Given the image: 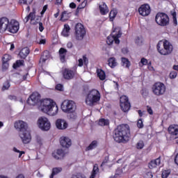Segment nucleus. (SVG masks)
<instances>
[{"label":"nucleus","instance_id":"56","mask_svg":"<svg viewBox=\"0 0 178 178\" xmlns=\"http://www.w3.org/2000/svg\"><path fill=\"white\" fill-rule=\"evenodd\" d=\"M140 63H142V65H147V63H148V60H147L146 58H141L140 60Z\"/></svg>","mask_w":178,"mask_h":178},{"label":"nucleus","instance_id":"43","mask_svg":"<svg viewBox=\"0 0 178 178\" xmlns=\"http://www.w3.org/2000/svg\"><path fill=\"white\" fill-rule=\"evenodd\" d=\"M98 172H99V168H98V165L96 164L93 166L92 175H96Z\"/></svg>","mask_w":178,"mask_h":178},{"label":"nucleus","instance_id":"38","mask_svg":"<svg viewBox=\"0 0 178 178\" xmlns=\"http://www.w3.org/2000/svg\"><path fill=\"white\" fill-rule=\"evenodd\" d=\"M10 87V82L9 81H6L3 83V86L2 87V90H3V91H5V90H9Z\"/></svg>","mask_w":178,"mask_h":178},{"label":"nucleus","instance_id":"11","mask_svg":"<svg viewBox=\"0 0 178 178\" xmlns=\"http://www.w3.org/2000/svg\"><path fill=\"white\" fill-rule=\"evenodd\" d=\"M38 127L43 131H48L51 129V122L48 118L45 117H40L38 120Z\"/></svg>","mask_w":178,"mask_h":178},{"label":"nucleus","instance_id":"55","mask_svg":"<svg viewBox=\"0 0 178 178\" xmlns=\"http://www.w3.org/2000/svg\"><path fill=\"white\" fill-rule=\"evenodd\" d=\"M8 99H10L11 101H17V98L15 95H8Z\"/></svg>","mask_w":178,"mask_h":178},{"label":"nucleus","instance_id":"64","mask_svg":"<svg viewBox=\"0 0 178 178\" xmlns=\"http://www.w3.org/2000/svg\"><path fill=\"white\" fill-rule=\"evenodd\" d=\"M175 162L178 165V154L176 155L175 158Z\"/></svg>","mask_w":178,"mask_h":178},{"label":"nucleus","instance_id":"13","mask_svg":"<svg viewBox=\"0 0 178 178\" xmlns=\"http://www.w3.org/2000/svg\"><path fill=\"white\" fill-rule=\"evenodd\" d=\"M120 107L123 112H129L130 111V108L131 106L130 105V102H129V97L126 95H122L120 98Z\"/></svg>","mask_w":178,"mask_h":178},{"label":"nucleus","instance_id":"36","mask_svg":"<svg viewBox=\"0 0 178 178\" xmlns=\"http://www.w3.org/2000/svg\"><path fill=\"white\" fill-rule=\"evenodd\" d=\"M109 124V120L102 118L99 121V126H108Z\"/></svg>","mask_w":178,"mask_h":178},{"label":"nucleus","instance_id":"7","mask_svg":"<svg viewBox=\"0 0 178 178\" xmlns=\"http://www.w3.org/2000/svg\"><path fill=\"white\" fill-rule=\"evenodd\" d=\"M155 22L159 26L165 27L169 24V16L163 13H158L155 17Z\"/></svg>","mask_w":178,"mask_h":178},{"label":"nucleus","instance_id":"37","mask_svg":"<svg viewBox=\"0 0 178 178\" xmlns=\"http://www.w3.org/2000/svg\"><path fill=\"white\" fill-rule=\"evenodd\" d=\"M113 33H116V29H115V30L113 31V36H112V37L108 36V37L107 38V41H106V42H107V44H108V45H111V44H113Z\"/></svg>","mask_w":178,"mask_h":178},{"label":"nucleus","instance_id":"21","mask_svg":"<svg viewBox=\"0 0 178 178\" xmlns=\"http://www.w3.org/2000/svg\"><path fill=\"white\" fill-rule=\"evenodd\" d=\"M31 24H38L41 23V17L35 15V11L32 12Z\"/></svg>","mask_w":178,"mask_h":178},{"label":"nucleus","instance_id":"32","mask_svg":"<svg viewBox=\"0 0 178 178\" xmlns=\"http://www.w3.org/2000/svg\"><path fill=\"white\" fill-rule=\"evenodd\" d=\"M67 113H68L67 118L70 120H74L77 119V113H76V112L72 111V112H68Z\"/></svg>","mask_w":178,"mask_h":178},{"label":"nucleus","instance_id":"60","mask_svg":"<svg viewBox=\"0 0 178 178\" xmlns=\"http://www.w3.org/2000/svg\"><path fill=\"white\" fill-rule=\"evenodd\" d=\"M67 48H69V49L73 48V42H68L67 43Z\"/></svg>","mask_w":178,"mask_h":178},{"label":"nucleus","instance_id":"40","mask_svg":"<svg viewBox=\"0 0 178 178\" xmlns=\"http://www.w3.org/2000/svg\"><path fill=\"white\" fill-rule=\"evenodd\" d=\"M116 12H115V10H111L110 12V14H109V17H110V21L111 22H113V19H115V17H116Z\"/></svg>","mask_w":178,"mask_h":178},{"label":"nucleus","instance_id":"61","mask_svg":"<svg viewBox=\"0 0 178 178\" xmlns=\"http://www.w3.org/2000/svg\"><path fill=\"white\" fill-rule=\"evenodd\" d=\"M46 42H47V40L45 39H41L40 40V42H38V44L44 45V44H45Z\"/></svg>","mask_w":178,"mask_h":178},{"label":"nucleus","instance_id":"18","mask_svg":"<svg viewBox=\"0 0 178 178\" xmlns=\"http://www.w3.org/2000/svg\"><path fill=\"white\" fill-rule=\"evenodd\" d=\"M56 126L59 130H65L67 129V122L65 120L58 119L56 120Z\"/></svg>","mask_w":178,"mask_h":178},{"label":"nucleus","instance_id":"16","mask_svg":"<svg viewBox=\"0 0 178 178\" xmlns=\"http://www.w3.org/2000/svg\"><path fill=\"white\" fill-rule=\"evenodd\" d=\"M60 143L63 148H69L72 145V140L67 137H61Z\"/></svg>","mask_w":178,"mask_h":178},{"label":"nucleus","instance_id":"49","mask_svg":"<svg viewBox=\"0 0 178 178\" xmlns=\"http://www.w3.org/2000/svg\"><path fill=\"white\" fill-rule=\"evenodd\" d=\"M56 90L58 91H63V85L58 83L56 86Z\"/></svg>","mask_w":178,"mask_h":178},{"label":"nucleus","instance_id":"17","mask_svg":"<svg viewBox=\"0 0 178 178\" xmlns=\"http://www.w3.org/2000/svg\"><path fill=\"white\" fill-rule=\"evenodd\" d=\"M169 134L173 137V138H178V126L170 125L168 127Z\"/></svg>","mask_w":178,"mask_h":178},{"label":"nucleus","instance_id":"20","mask_svg":"<svg viewBox=\"0 0 178 178\" xmlns=\"http://www.w3.org/2000/svg\"><path fill=\"white\" fill-rule=\"evenodd\" d=\"M58 54H59L60 62H62V63H64V62H66V55L67 54V50L63 47H61L59 49Z\"/></svg>","mask_w":178,"mask_h":178},{"label":"nucleus","instance_id":"57","mask_svg":"<svg viewBox=\"0 0 178 178\" xmlns=\"http://www.w3.org/2000/svg\"><path fill=\"white\" fill-rule=\"evenodd\" d=\"M168 176H169V173L166 171L163 172L162 175H161V177L162 178H168Z\"/></svg>","mask_w":178,"mask_h":178},{"label":"nucleus","instance_id":"41","mask_svg":"<svg viewBox=\"0 0 178 178\" xmlns=\"http://www.w3.org/2000/svg\"><path fill=\"white\" fill-rule=\"evenodd\" d=\"M11 57L9 54H5L2 58V62H7L8 63L10 60Z\"/></svg>","mask_w":178,"mask_h":178},{"label":"nucleus","instance_id":"59","mask_svg":"<svg viewBox=\"0 0 178 178\" xmlns=\"http://www.w3.org/2000/svg\"><path fill=\"white\" fill-rule=\"evenodd\" d=\"M39 30L41 33L44 31V26H42V22L39 23Z\"/></svg>","mask_w":178,"mask_h":178},{"label":"nucleus","instance_id":"3","mask_svg":"<svg viewBox=\"0 0 178 178\" xmlns=\"http://www.w3.org/2000/svg\"><path fill=\"white\" fill-rule=\"evenodd\" d=\"M19 22L15 19H11L9 22V19L5 17L0 18V33H5L7 31L9 33L15 34L19 31Z\"/></svg>","mask_w":178,"mask_h":178},{"label":"nucleus","instance_id":"50","mask_svg":"<svg viewBox=\"0 0 178 178\" xmlns=\"http://www.w3.org/2000/svg\"><path fill=\"white\" fill-rule=\"evenodd\" d=\"M86 5H87V1L85 0L82 2L81 5L78 6V9H83L86 8Z\"/></svg>","mask_w":178,"mask_h":178},{"label":"nucleus","instance_id":"25","mask_svg":"<svg viewBox=\"0 0 178 178\" xmlns=\"http://www.w3.org/2000/svg\"><path fill=\"white\" fill-rule=\"evenodd\" d=\"M70 34V26H69V24H65L64 29L61 32V35L63 37H69Z\"/></svg>","mask_w":178,"mask_h":178},{"label":"nucleus","instance_id":"1","mask_svg":"<svg viewBox=\"0 0 178 178\" xmlns=\"http://www.w3.org/2000/svg\"><path fill=\"white\" fill-rule=\"evenodd\" d=\"M39 109L44 113H47L49 116H55L58 114L59 108L56 103L51 99H44L40 102Z\"/></svg>","mask_w":178,"mask_h":178},{"label":"nucleus","instance_id":"5","mask_svg":"<svg viewBox=\"0 0 178 178\" xmlns=\"http://www.w3.org/2000/svg\"><path fill=\"white\" fill-rule=\"evenodd\" d=\"M99 99H101V93H99V91L93 89L87 94L86 104L89 106H93Z\"/></svg>","mask_w":178,"mask_h":178},{"label":"nucleus","instance_id":"14","mask_svg":"<svg viewBox=\"0 0 178 178\" xmlns=\"http://www.w3.org/2000/svg\"><path fill=\"white\" fill-rule=\"evenodd\" d=\"M138 12L141 16H148L151 13V7L148 4H143L138 8Z\"/></svg>","mask_w":178,"mask_h":178},{"label":"nucleus","instance_id":"19","mask_svg":"<svg viewBox=\"0 0 178 178\" xmlns=\"http://www.w3.org/2000/svg\"><path fill=\"white\" fill-rule=\"evenodd\" d=\"M65 151L62 149H58L56 152L52 153V156L54 159H62L65 157Z\"/></svg>","mask_w":178,"mask_h":178},{"label":"nucleus","instance_id":"54","mask_svg":"<svg viewBox=\"0 0 178 178\" xmlns=\"http://www.w3.org/2000/svg\"><path fill=\"white\" fill-rule=\"evenodd\" d=\"M108 161H109V156H106L104 161L102 162L101 166H104L105 163H108Z\"/></svg>","mask_w":178,"mask_h":178},{"label":"nucleus","instance_id":"45","mask_svg":"<svg viewBox=\"0 0 178 178\" xmlns=\"http://www.w3.org/2000/svg\"><path fill=\"white\" fill-rule=\"evenodd\" d=\"M33 16V13H30L29 15L28 16H26L24 19V23H27L29 20H31V17Z\"/></svg>","mask_w":178,"mask_h":178},{"label":"nucleus","instance_id":"42","mask_svg":"<svg viewBox=\"0 0 178 178\" xmlns=\"http://www.w3.org/2000/svg\"><path fill=\"white\" fill-rule=\"evenodd\" d=\"M13 151H14V152H17V154H19V158H22V156L23 155V154H24V151H20L17 149V148L16 147H13Z\"/></svg>","mask_w":178,"mask_h":178},{"label":"nucleus","instance_id":"52","mask_svg":"<svg viewBox=\"0 0 178 178\" xmlns=\"http://www.w3.org/2000/svg\"><path fill=\"white\" fill-rule=\"evenodd\" d=\"M145 178H152V177H154V175H152V172H148L145 174Z\"/></svg>","mask_w":178,"mask_h":178},{"label":"nucleus","instance_id":"26","mask_svg":"<svg viewBox=\"0 0 178 178\" xmlns=\"http://www.w3.org/2000/svg\"><path fill=\"white\" fill-rule=\"evenodd\" d=\"M108 65L110 67H115V66H118V61H116V58L115 57H111L108 60Z\"/></svg>","mask_w":178,"mask_h":178},{"label":"nucleus","instance_id":"48","mask_svg":"<svg viewBox=\"0 0 178 178\" xmlns=\"http://www.w3.org/2000/svg\"><path fill=\"white\" fill-rule=\"evenodd\" d=\"M177 77V72L173 71L170 73V79H176Z\"/></svg>","mask_w":178,"mask_h":178},{"label":"nucleus","instance_id":"31","mask_svg":"<svg viewBox=\"0 0 178 178\" xmlns=\"http://www.w3.org/2000/svg\"><path fill=\"white\" fill-rule=\"evenodd\" d=\"M62 172V168L58 167V168H54L52 169V173L50 175V178H54V177Z\"/></svg>","mask_w":178,"mask_h":178},{"label":"nucleus","instance_id":"53","mask_svg":"<svg viewBox=\"0 0 178 178\" xmlns=\"http://www.w3.org/2000/svg\"><path fill=\"white\" fill-rule=\"evenodd\" d=\"M135 42L138 45H141V44L143 43V40L140 38H137L135 40Z\"/></svg>","mask_w":178,"mask_h":178},{"label":"nucleus","instance_id":"10","mask_svg":"<svg viewBox=\"0 0 178 178\" xmlns=\"http://www.w3.org/2000/svg\"><path fill=\"white\" fill-rule=\"evenodd\" d=\"M152 91L154 95H157V97H159L165 94V92H166V87L163 83L157 82L154 84L152 87Z\"/></svg>","mask_w":178,"mask_h":178},{"label":"nucleus","instance_id":"28","mask_svg":"<svg viewBox=\"0 0 178 178\" xmlns=\"http://www.w3.org/2000/svg\"><path fill=\"white\" fill-rule=\"evenodd\" d=\"M122 37V32L120 30H118V33L113 34V41H115V44H120V40L119 38Z\"/></svg>","mask_w":178,"mask_h":178},{"label":"nucleus","instance_id":"34","mask_svg":"<svg viewBox=\"0 0 178 178\" xmlns=\"http://www.w3.org/2000/svg\"><path fill=\"white\" fill-rule=\"evenodd\" d=\"M122 66H124L125 67H130V61L128 58H126L124 57H122L121 58Z\"/></svg>","mask_w":178,"mask_h":178},{"label":"nucleus","instance_id":"6","mask_svg":"<svg viewBox=\"0 0 178 178\" xmlns=\"http://www.w3.org/2000/svg\"><path fill=\"white\" fill-rule=\"evenodd\" d=\"M157 50L161 55H169L173 51V46L168 40H165L163 42L160 41L157 44Z\"/></svg>","mask_w":178,"mask_h":178},{"label":"nucleus","instance_id":"4","mask_svg":"<svg viewBox=\"0 0 178 178\" xmlns=\"http://www.w3.org/2000/svg\"><path fill=\"white\" fill-rule=\"evenodd\" d=\"M15 127L19 130V137L24 144H29L31 141V135L27 128V123L23 121H18L15 123Z\"/></svg>","mask_w":178,"mask_h":178},{"label":"nucleus","instance_id":"9","mask_svg":"<svg viewBox=\"0 0 178 178\" xmlns=\"http://www.w3.org/2000/svg\"><path fill=\"white\" fill-rule=\"evenodd\" d=\"M61 109L65 113L74 112L76 111V103L72 100H65L61 104Z\"/></svg>","mask_w":178,"mask_h":178},{"label":"nucleus","instance_id":"24","mask_svg":"<svg viewBox=\"0 0 178 178\" xmlns=\"http://www.w3.org/2000/svg\"><path fill=\"white\" fill-rule=\"evenodd\" d=\"M99 9L100 10L101 15H106L108 13L109 9L108 8V6L105 3H102L99 6Z\"/></svg>","mask_w":178,"mask_h":178},{"label":"nucleus","instance_id":"15","mask_svg":"<svg viewBox=\"0 0 178 178\" xmlns=\"http://www.w3.org/2000/svg\"><path fill=\"white\" fill-rule=\"evenodd\" d=\"M75 74L76 70H70L69 68H65L63 72V77L65 80H72Z\"/></svg>","mask_w":178,"mask_h":178},{"label":"nucleus","instance_id":"33","mask_svg":"<svg viewBox=\"0 0 178 178\" xmlns=\"http://www.w3.org/2000/svg\"><path fill=\"white\" fill-rule=\"evenodd\" d=\"M70 15V13H68L67 11L63 12L60 17L61 22H65V20H67V19H69Z\"/></svg>","mask_w":178,"mask_h":178},{"label":"nucleus","instance_id":"27","mask_svg":"<svg viewBox=\"0 0 178 178\" xmlns=\"http://www.w3.org/2000/svg\"><path fill=\"white\" fill-rule=\"evenodd\" d=\"M97 73L99 79L100 80H105L106 79V75L105 74V72L101 69H97Z\"/></svg>","mask_w":178,"mask_h":178},{"label":"nucleus","instance_id":"39","mask_svg":"<svg viewBox=\"0 0 178 178\" xmlns=\"http://www.w3.org/2000/svg\"><path fill=\"white\" fill-rule=\"evenodd\" d=\"M137 149H143L144 148V141L139 140L136 144Z\"/></svg>","mask_w":178,"mask_h":178},{"label":"nucleus","instance_id":"30","mask_svg":"<svg viewBox=\"0 0 178 178\" xmlns=\"http://www.w3.org/2000/svg\"><path fill=\"white\" fill-rule=\"evenodd\" d=\"M49 51L46 50L42 54L40 60H42V62H46L48 59H49Z\"/></svg>","mask_w":178,"mask_h":178},{"label":"nucleus","instance_id":"29","mask_svg":"<svg viewBox=\"0 0 178 178\" xmlns=\"http://www.w3.org/2000/svg\"><path fill=\"white\" fill-rule=\"evenodd\" d=\"M98 145V142L97 140H93L88 147H86V151H91L92 149H95V148H97Z\"/></svg>","mask_w":178,"mask_h":178},{"label":"nucleus","instance_id":"46","mask_svg":"<svg viewBox=\"0 0 178 178\" xmlns=\"http://www.w3.org/2000/svg\"><path fill=\"white\" fill-rule=\"evenodd\" d=\"M137 126L138 129H143L144 127V124L143 123V120L140 119L138 120Z\"/></svg>","mask_w":178,"mask_h":178},{"label":"nucleus","instance_id":"51","mask_svg":"<svg viewBox=\"0 0 178 178\" xmlns=\"http://www.w3.org/2000/svg\"><path fill=\"white\" fill-rule=\"evenodd\" d=\"M47 9H48V5H45L44 6L42 10L40 13V15L42 16V15H44V13H45V12H47Z\"/></svg>","mask_w":178,"mask_h":178},{"label":"nucleus","instance_id":"22","mask_svg":"<svg viewBox=\"0 0 178 178\" xmlns=\"http://www.w3.org/2000/svg\"><path fill=\"white\" fill-rule=\"evenodd\" d=\"M161 165V156L157 158L155 160H152L149 163V169H154V168H156V166H159Z\"/></svg>","mask_w":178,"mask_h":178},{"label":"nucleus","instance_id":"2","mask_svg":"<svg viewBox=\"0 0 178 178\" xmlns=\"http://www.w3.org/2000/svg\"><path fill=\"white\" fill-rule=\"evenodd\" d=\"M113 138L116 143H127L130 140V127L129 124H122L114 131Z\"/></svg>","mask_w":178,"mask_h":178},{"label":"nucleus","instance_id":"44","mask_svg":"<svg viewBox=\"0 0 178 178\" xmlns=\"http://www.w3.org/2000/svg\"><path fill=\"white\" fill-rule=\"evenodd\" d=\"M33 2V0H19V3H23L24 5H30Z\"/></svg>","mask_w":178,"mask_h":178},{"label":"nucleus","instance_id":"58","mask_svg":"<svg viewBox=\"0 0 178 178\" xmlns=\"http://www.w3.org/2000/svg\"><path fill=\"white\" fill-rule=\"evenodd\" d=\"M82 60H83L84 65H88V58L86 56H83Z\"/></svg>","mask_w":178,"mask_h":178},{"label":"nucleus","instance_id":"63","mask_svg":"<svg viewBox=\"0 0 178 178\" xmlns=\"http://www.w3.org/2000/svg\"><path fill=\"white\" fill-rule=\"evenodd\" d=\"M71 178H83L81 175H74Z\"/></svg>","mask_w":178,"mask_h":178},{"label":"nucleus","instance_id":"23","mask_svg":"<svg viewBox=\"0 0 178 178\" xmlns=\"http://www.w3.org/2000/svg\"><path fill=\"white\" fill-rule=\"evenodd\" d=\"M29 54H30V49H29V47H24L19 51V55L21 59H26Z\"/></svg>","mask_w":178,"mask_h":178},{"label":"nucleus","instance_id":"8","mask_svg":"<svg viewBox=\"0 0 178 178\" xmlns=\"http://www.w3.org/2000/svg\"><path fill=\"white\" fill-rule=\"evenodd\" d=\"M74 37L77 41H81L84 39L86 36V29L81 23H78L75 26L74 29Z\"/></svg>","mask_w":178,"mask_h":178},{"label":"nucleus","instance_id":"12","mask_svg":"<svg viewBox=\"0 0 178 178\" xmlns=\"http://www.w3.org/2000/svg\"><path fill=\"white\" fill-rule=\"evenodd\" d=\"M26 102L29 105L32 106H35V105L40 106V102H41V96L38 92H33L29 98H28Z\"/></svg>","mask_w":178,"mask_h":178},{"label":"nucleus","instance_id":"35","mask_svg":"<svg viewBox=\"0 0 178 178\" xmlns=\"http://www.w3.org/2000/svg\"><path fill=\"white\" fill-rule=\"evenodd\" d=\"M24 63V60H18L13 65V68L14 69H17V67H20V66H23Z\"/></svg>","mask_w":178,"mask_h":178},{"label":"nucleus","instance_id":"47","mask_svg":"<svg viewBox=\"0 0 178 178\" xmlns=\"http://www.w3.org/2000/svg\"><path fill=\"white\" fill-rule=\"evenodd\" d=\"M9 67V63L3 61L2 69L6 70Z\"/></svg>","mask_w":178,"mask_h":178},{"label":"nucleus","instance_id":"62","mask_svg":"<svg viewBox=\"0 0 178 178\" xmlns=\"http://www.w3.org/2000/svg\"><path fill=\"white\" fill-rule=\"evenodd\" d=\"M63 0H56V3H55V5H58V6L62 5V1Z\"/></svg>","mask_w":178,"mask_h":178}]
</instances>
